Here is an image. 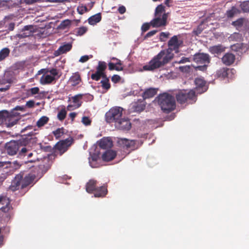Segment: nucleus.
I'll list each match as a JSON object with an SVG mask.
<instances>
[{
	"instance_id": "obj_8",
	"label": "nucleus",
	"mask_w": 249,
	"mask_h": 249,
	"mask_svg": "<svg viewBox=\"0 0 249 249\" xmlns=\"http://www.w3.org/2000/svg\"><path fill=\"white\" fill-rule=\"evenodd\" d=\"M167 18L168 13H164L162 16H155V18L150 21V24L154 28L165 26L167 24Z\"/></svg>"
},
{
	"instance_id": "obj_20",
	"label": "nucleus",
	"mask_w": 249,
	"mask_h": 249,
	"mask_svg": "<svg viewBox=\"0 0 249 249\" xmlns=\"http://www.w3.org/2000/svg\"><path fill=\"white\" fill-rule=\"evenodd\" d=\"M232 71L234 70L227 68H222L216 71V75L219 78H225L226 77H229L230 73H232Z\"/></svg>"
},
{
	"instance_id": "obj_37",
	"label": "nucleus",
	"mask_w": 249,
	"mask_h": 249,
	"mask_svg": "<svg viewBox=\"0 0 249 249\" xmlns=\"http://www.w3.org/2000/svg\"><path fill=\"white\" fill-rule=\"evenodd\" d=\"M165 13V7L162 4L159 5L155 9V16H162V14Z\"/></svg>"
},
{
	"instance_id": "obj_10",
	"label": "nucleus",
	"mask_w": 249,
	"mask_h": 249,
	"mask_svg": "<svg viewBox=\"0 0 249 249\" xmlns=\"http://www.w3.org/2000/svg\"><path fill=\"white\" fill-rule=\"evenodd\" d=\"M146 104L144 99H139L131 104L130 109L132 112H141L144 110Z\"/></svg>"
},
{
	"instance_id": "obj_36",
	"label": "nucleus",
	"mask_w": 249,
	"mask_h": 249,
	"mask_svg": "<svg viewBox=\"0 0 249 249\" xmlns=\"http://www.w3.org/2000/svg\"><path fill=\"white\" fill-rule=\"evenodd\" d=\"M65 133V129L63 127L57 128L53 132L56 139H59Z\"/></svg>"
},
{
	"instance_id": "obj_13",
	"label": "nucleus",
	"mask_w": 249,
	"mask_h": 249,
	"mask_svg": "<svg viewBox=\"0 0 249 249\" xmlns=\"http://www.w3.org/2000/svg\"><path fill=\"white\" fill-rule=\"evenodd\" d=\"M194 61L198 64H206L210 62L209 54L204 53H199L194 55Z\"/></svg>"
},
{
	"instance_id": "obj_49",
	"label": "nucleus",
	"mask_w": 249,
	"mask_h": 249,
	"mask_svg": "<svg viewBox=\"0 0 249 249\" xmlns=\"http://www.w3.org/2000/svg\"><path fill=\"white\" fill-rule=\"evenodd\" d=\"M47 72H49L51 74H52V76H54L55 77V76H58V70L56 69H52L50 70H48Z\"/></svg>"
},
{
	"instance_id": "obj_52",
	"label": "nucleus",
	"mask_w": 249,
	"mask_h": 249,
	"mask_svg": "<svg viewBox=\"0 0 249 249\" xmlns=\"http://www.w3.org/2000/svg\"><path fill=\"white\" fill-rule=\"evenodd\" d=\"M120 79H121L120 76L117 74L113 75L111 77V80L114 83H118V82H119Z\"/></svg>"
},
{
	"instance_id": "obj_44",
	"label": "nucleus",
	"mask_w": 249,
	"mask_h": 249,
	"mask_svg": "<svg viewBox=\"0 0 249 249\" xmlns=\"http://www.w3.org/2000/svg\"><path fill=\"white\" fill-rule=\"evenodd\" d=\"M82 122L85 125H89L91 124V121L88 117L84 116L82 119Z\"/></svg>"
},
{
	"instance_id": "obj_51",
	"label": "nucleus",
	"mask_w": 249,
	"mask_h": 249,
	"mask_svg": "<svg viewBox=\"0 0 249 249\" xmlns=\"http://www.w3.org/2000/svg\"><path fill=\"white\" fill-rule=\"evenodd\" d=\"M169 35H170V34L168 32H167V33L161 32L160 34V41H164V40H163V38H168Z\"/></svg>"
},
{
	"instance_id": "obj_26",
	"label": "nucleus",
	"mask_w": 249,
	"mask_h": 249,
	"mask_svg": "<svg viewBox=\"0 0 249 249\" xmlns=\"http://www.w3.org/2000/svg\"><path fill=\"white\" fill-rule=\"evenodd\" d=\"M102 16L100 13H97L88 19L89 23L90 25H95L101 20Z\"/></svg>"
},
{
	"instance_id": "obj_60",
	"label": "nucleus",
	"mask_w": 249,
	"mask_h": 249,
	"mask_svg": "<svg viewBox=\"0 0 249 249\" xmlns=\"http://www.w3.org/2000/svg\"><path fill=\"white\" fill-rule=\"evenodd\" d=\"M39 0H23L24 2L27 4H33Z\"/></svg>"
},
{
	"instance_id": "obj_17",
	"label": "nucleus",
	"mask_w": 249,
	"mask_h": 249,
	"mask_svg": "<svg viewBox=\"0 0 249 249\" xmlns=\"http://www.w3.org/2000/svg\"><path fill=\"white\" fill-rule=\"evenodd\" d=\"M119 143L124 148L134 150L135 147L136 142L134 140H129L126 139H121Z\"/></svg>"
},
{
	"instance_id": "obj_38",
	"label": "nucleus",
	"mask_w": 249,
	"mask_h": 249,
	"mask_svg": "<svg viewBox=\"0 0 249 249\" xmlns=\"http://www.w3.org/2000/svg\"><path fill=\"white\" fill-rule=\"evenodd\" d=\"M240 7L243 12L249 13V0L241 2Z\"/></svg>"
},
{
	"instance_id": "obj_1",
	"label": "nucleus",
	"mask_w": 249,
	"mask_h": 249,
	"mask_svg": "<svg viewBox=\"0 0 249 249\" xmlns=\"http://www.w3.org/2000/svg\"><path fill=\"white\" fill-rule=\"evenodd\" d=\"M35 178V175L28 174L23 177V173H20L17 174L12 180L11 184L8 187V190L14 192L20 190V195L23 196L28 191V187L33 183Z\"/></svg>"
},
{
	"instance_id": "obj_31",
	"label": "nucleus",
	"mask_w": 249,
	"mask_h": 249,
	"mask_svg": "<svg viewBox=\"0 0 249 249\" xmlns=\"http://www.w3.org/2000/svg\"><path fill=\"white\" fill-rule=\"evenodd\" d=\"M83 95L79 94L72 97V102L76 106V108L79 107L82 104V102L80 101L83 97Z\"/></svg>"
},
{
	"instance_id": "obj_48",
	"label": "nucleus",
	"mask_w": 249,
	"mask_h": 249,
	"mask_svg": "<svg viewBox=\"0 0 249 249\" xmlns=\"http://www.w3.org/2000/svg\"><path fill=\"white\" fill-rule=\"evenodd\" d=\"M29 151V149L25 147H22L19 151V154L20 156H25L26 155V153H28Z\"/></svg>"
},
{
	"instance_id": "obj_57",
	"label": "nucleus",
	"mask_w": 249,
	"mask_h": 249,
	"mask_svg": "<svg viewBox=\"0 0 249 249\" xmlns=\"http://www.w3.org/2000/svg\"><path fill=\"white\" fill-rule=\"evenodd\" d=\"M118 11L120 14H123L125 12L126 8L124 6L122 5L118 8Z\"/></svg>"
},
{
	"instance_id": "obj_63",
	"label": "nucleus",
	"mask_w": 249,
	"mask_h": 249,
	"mask_svg": "<svg viewBox=\"0 0 249 249\" xmlns=\"http://www.w3.org/2000/svg\"><path fill=\"white\" fill-rule=\"evenodd\" d=\"M15 110H20V111H25V107L24 106H17L14 108Z\"/></svg>"
},
{
	"instance_id": "obj_32",
	"label": "nucleus",
	"mask_w": 249,
	"mask_h": 249,
	"mask_svg": "<svg viewBox=\"0 0 249 249\" xmlns=\"http://www.w3.org/2000/svg\"><path fill=\"white\" fill-rule=\"evenodd\" d=\"M106 73H100L98 71H96V72L94 73H92L91 75V78L95 81H99L101 78L102 79L104 77H106Z\"/></svg>"
},
{
	"instance_id": "obj_56",
	"label": "nucleus",
	"mask_w": 249,
	"mask_h": 249,
	"mask_svg": "<svg viewBox=\"0 0 249 249\" xmlns=\"http://www.w3.org/2000/svg\"><path fill=\"white\" fill-rule=\"evenodd\" d=\"M15 26V24L14 22H11L8 24V25L7 26V30L9 31H11L14 30Z\"/></svg>"
},
{
	"instance_id": "obj_34",
	"label": "nucleus",
	"mask_w": 249,
	"mask_h": 249,
	"mask_svg": "<svg viewBox=\"0 0 249 249\" xmlns=\"http://www.w3.org/2000/svg\"><path fill=\"white\" fill-rule=\"evenodd\" d=\"M107 68V64L104 61H99L97 67H96V71L100 73H105V71Z\"/></svg>"
},
{
	"instance_id": "obj_2",
	"label": "nucleus",
	"mask_w": 249,
	"mask_h": 249,
	"mask_svg": "<svg viewBox=\"0 0 249 249\" xmlns=\"http://www.w3.org/2000/svg\"><path fill=\"white\" fill-rule=\"evenodd\" d=\"M173 54L168 50H162L143 67L144 71H152L168 63L172 58Z\"/></svg>"
},
{
	"instance_id": "obj_23",
	"label": "nucleus",
	"mask_w": 249,
	"mask_h": 249,
	"mask_svg": "<svg viewBox=\"0 0 249 249\" xmlns=\"http://www.w3.org/2000/svg\"><path fill=\"white\" fill-rule=\"evenodd\" d=\"M99 146L102 149H107L110 148L112 146V141L108 138H103L99 142Z\"/></svg>"
},
{
	"instance_id": "obj_25",
	"label": "nucleus",
	"mask_w": 249,
	"mask_h": 249,
	"mask_svg": "<svg viewBox=\"0 0 249 249\" xmlns=\"http://www.w3.org/2000/svg\"><path fill=\"white\" fill-rule=\"evenodd\" d=\"M97 181L94 179H90L86 184V191L89 193H93L97 186Z\"/></svg>"
},
{
	"instance_id": "obj_9",
	"label": "nucleus",
	"mask_w": 249,
	"mask_h": 249,
	"mask_svg": "<svg viewBox=\"0 0 249 249\" xmlns=\"http://www.w3.org/2000/svg\"><path fill=\"white\" fill-rule=\"evenodd\" d=\"M18 115L19 113L14 114L13 112L10 113L8 111L7 116H4V120L6 126L10 127L16 124L19 120Z\"/></svg>"
},
{
	"instance_id": "obj_5",
	"label": "nucleus",
	"mask_w": 249,
	"mask_h": 249,
	"mask_svg": "<svg viewBox=\"0 0 249 249\" xmlns=\"http://www.w3.org/2000/svg\"><path fill=\"white\" fill-rule=\"evenodd\" d=\"M124 109L120 107H111L105 114L106 121L108 123H114L123 117Z\"/></svg>"
},
{
	"instance_id": "obj_42",
	"label": "nucleus",
	"mask_w": 249,
	"mask_h": 249,
	"mask_svg": "<svg viewBox=\"0 0 249 249\" xmlns=\"http://www.w3.org/2000/svg\"><path fill=\"white\" fill-rule=\"evenodd\" d=\"M101 160H97V161H89V164L92 168H98L101 164L100 162Z\"/></svg>"
},
{
	"instance_id": "obj_53",
	"label": "nucleus",
	"mask_w": 249,
	"mask_h": 249,
	"mask_svg": "<svg viewBox=\"0 0 249 249\" xmlns=\"http://www.w3.org/2000/svg\"><path fill=\"white\" fill-rule=\"evenodd\" d=\"M157 32H158L157 30L151 31L146 34V35L144 36V38H147L150 37L154 36V35H155Z\"/></svg>"
},
{
	"instance_id": "obj_58",
	"label": "nucleus",
	"mask_w": 249,
	"mask_h": 249,
	"mask_svg": "<svg viewBox=\"0 0 249 249\" xmlns=\"http://www.w3.org/2000/svg\"><path fill=\"white\" fill-rule=\"evenodd\" d=\"M89 59V57L88 55H84L81 57L80 58L79 61L82 63H84L87 61Z\"/></svg>"
},
{
	"instance_id": "obj_27",
	"label": "nucleus",
	"mask_w": 249,
	"mask_h": 249,
	"mask_svg": "<svg viewBox=\"0 0 249 249\" xmlns=\"http://www.w3.org/2000/svg\"><path fill=\"white\" fill-rule=\"evenodd\" d=\"M240 13L241 11L238 8L235 6H232L230 10L227 11L226 16L229 18H232Z\"/></svg>"
},
{
	"instance_id": "obj_30",
	"label": "nucleus",
	"mask_w": 249,
	"mask_h": 249,
	"mask_svg": "<svg viewBox=\"0 0 249 249\" xmlns=\"http://www.w3.org/2000/svg\"><path fill=\"white\" fill-rule=\"evenodd\" d=\"M10 53V50L7 47L4 48L0 51V61L4 60L7 57Z\"/></svg>"
},
{
	"instance_id": "obj_28",
	"label": "nucleus",
	"mask_w": 249,
	"mask_h": 249,
	"mask_svg": "<svg viewBox=\"0 0 249 249\" xmlns=\"http://www.w3.org/2000/svg\"><path fill=\"white\" fill-rule=\"evenodd\" d=\"M101 83L102 89H105L106 91H107L110 89L111 85L109 83V78L107 77V75L106 77L103 78L101 81Z\"/></svg>"
},
{
	"instance_id": "obj_4",
	"label": "nucleus",
	"mask_w": 249,
	"mask_h": 249,
	"mask_svg": "<svg viewBox=\"0 0 249 249\" xmlns=\"http://www.w3.org/2000/svg\"><path fill=\"white\" fill-rule=\"evenodd\" d=\"M177 102L179 104H193L196 102V92L193 89H181L175 94Z\"/></svg>"
},
{
	"instance_id": "obj_21",
	"label": "nucleus",
	"mask_w": 249,
	"mask_h": 249,
	"mask_svg": "<svg viewBox=\"0 0 249 249\" xmlns=\"http://www.w3.org/2000/svg\"><path fill=\"white\" fill-rule=\"evenodd\" d=\"M157 93V90L155 88H148L145 90L143 92L142 96V99L145 101L146 99H149L153 97Z\"/></svg>"
},
{
	"instance_id": "obj_50",
	"label": "nucleus",
	"mask_w": 249,
	"mask_h": 249,
	"mask_svg": "<svg viewBox=\"0 0 249 249\" xmlns=\"http://www.w3.org/2000/svg\"><path fill=\"white\" fill-rule=\"evenodd\" d=\"M207 65L206 64H203L202 66H198L196 67L195 69L196 71H205L207 70Z\"/></svg>"
},
{
	"instance_id": "obj_46",
	"label": "nucleus",
	"mask_w": 249,
	"mask_h": 249,
	"mask_svg": "<svg viewBox=\"0 0 249 249\" xmlns=\"http://www.w3.org/2000/svg\"><path fill=\"white\" fill-rule=\"evenodd\" d=\"M243 24V19L242 18H239L236 21L232 22V25L235 26H241Z\"/></svg>"
},
{
	"instance_id": "obj_55",
	"label": "nucleus",
	"mask_w": 249,
	"mask_h": 249,
	"mask_svg": "<svg viewBox=\"0 0 249 249\" xmlns=\"http://www.w3.org/2000/svg\"><path fill=\"white\" fill-rule=\"evenodd\" d=\"M35 106V102L33 100H30L26 102V106L29 108H32Z\"/></svg>"
},
{
	"instance_id": "obj_64",
	"label": "nucleus",
	"mask_w": 249,
	"mask_h": 249,
	"mask_svg": "<svg viewBox=\"0 0 249 249\" xmlns=\"http://www.w3.org/2000/svg\"><path fill=\"white\" fill-rule=\"evenodd\" d=\"M193 32L195 35H196V36H198L202 32V30L201 29L198 28L196 30H194Z\"/></svg>"
},
{
	"instance_id": "obj_11",
	"label": "nucleus",
	"mask_w": 249,
	"mask_h": 249,
	"mask_svg": "<svg viewBox=\"0 0 249 249\" xmlns=\"http://www.w3.org/2000/svg\"><path fill=\"white\" fill-rule=\"evenodd\" d=\"M115 127L122 130H129L131 127V124L129 120L125 118L122 117L114 124Z\"/></svg>"
},
{
	"instance_id": "obj_43",
	"label": "nucleus",
	"mask_w": 249,
	"mask_h": 249,
	"mask_svg": "<svg viewBox=\"0 0 249 249\" xmlns=\"http://www.w3.org/2000/svg\"><path fill=\"white\" fill-rule=\"evenodd\" d=\"M8 111L7 110H2L0 111V124L4 123V116H7Z\"/></svg>"
},
{
	"instance_id": "obj_22",
	"label": "nucleus",
	"mask_w": 249,
	"mask_h": 249,
	"mask_svg": "<svg viewBox=\"0 0 249 249\" xmlns=\"http://www.w3.org/2000/svg\"><path fill=\"white\" fill-rule=\"evenodd\" d=\"M116 156L115 151L109 150L106 151L102 155V159L106 161H109L113 160Z\"/></svg>"
},
{
	"instance_id": "obj_7",
	"label": "nucleus",
	"mask_w": 249,
	"mask_h": 249,
	"mask_svg": "<svg viewBox=\"0 0 249 249\" xmlns=\"http://www.w3.org/2000/svg\"><path fill=\"white\" fill-rule=\"evenodd\" d=\"M73 142V138L69 137L58 142L54 145V148L59 151L60 155L61 156L68 150Z\"/></svg>"
},
{
	"instance_id": "obj_54",
	"label": "nucleus",
	"mask_w": 249,
	"mask_h": 249,
	"mask_svg": "<svg viewBox=\"0 0 249 249\" xmlns=\"http://www.w3.org/2000/svg\"><path fill=\"white\" fill-rule=\"evenodd\" d=\"M179 69L182 72H188L190 71V67L189 66L180 67Z\"/></svg>"
},
{
	"instance_id": "obj_3",
	"label": "nucleus",
	"mask_w": 249,
	"mask_h": 249,
	"mask_svg": "<svg viewBox=\"0 0 249 249\" xmlns=\"http://www.w3.org/2000/svg\"><path fill=\"white\" fill-rule=\"evenodd\" d=\"M158 103L162 111L168 113L176 108V101L174 96L167 92H164L158 95Z\"/></svg>"
},
{
	"instance_id": "obj_24",
	"label": "nucleus",
	"mask_w": 249,
	"mask_h": 249,
	"mask_svg": "<svg viewBox=\"0 0 249 249\" xmlns=\"http://www.w3.org/2000/svg\"><path fill=\"white\" fill-rule=\"evenodd\" d=\"M81 82V78L78 72L73 73L70 78V82L71 83L72 86L78 85Z\"/></svg>"
},
{
	"instance_id": "obj_59",
	"label": "nucleus",
	"mask_w": 249,
	"mask_h": 249,
	"mask_svg": "<svg viewBox=\"0 0 249 249\" xmlns=\"http://www.w3.org/2000/svg\"><path fill=\"white\" fill-rule=\"evenodd\" d=\"M97 160H101L99 157L96 155H92L90 158L89 159V161H97Z\"/></svg>"
},
{
	"instance_id": "obj_6",
	"label": "nucleus",
	"mask_w": 249,
	"mask_h": 249,
	"mask_svg": "<svg viewBox=\"0 0 249 249\" xmlns=\"http://www.w3.org/2000/svg\"><path fill=\"white\" fill-rule=\"evenodd\" d=\"M27 139L26 137L18 141H13L7 143L5 145L7 153L11 156L16 155L22 145H26L28 143L29 140Z\"/></svg>"
},
{
	"instance_id": "obj_40",
	"label": "nucleus",
	"mask_w": 249,
	"mask_h": 249,
	"mask_svg": "<svg viewBox=\"0 0 249 249\" xmlns=\"http://www.w3.org/2000/svg\"><path fill=\"white\" fill-rule=\"evenodd\" d=\"M67 111L65 109H62L57 114V118L60 121H63L66 118Z\"/></svg>"
},
{
	"instance_id": "obj_39",
	"label": "nucleus",
	"mask_w": 249,
	"mask_h": 249,
	"mask_svg": "<svg viewBox=\"0 0 249 249\" xmlns=\"http://www.w3.org/2000/svg\"><path fill=\"white\" fill-rule=\"evenodd\" d=\"M88 31L86 27L82 26L78 28L75 30V35L76 36H81L85 34Z\"/></svg>"
},
{
	"instance_id": "obj_61",
	"label": "nucleus",
	"mask_w": 249,
	"mask_h": 249,
	"mask_svg": "<svg viewBox=\"0 0 249 249\" xmlns=\"http://www.w3.org/2000/svg\"><path fill=\"white\" fill-rule=\"evenodd\" d=\"M190 60L189 58L183 57L181 58L179 62V63H184L186 62H189Z\"/></svg>"
},
{
	"instance_id": "obj_12",
	"label": "nucleus",
	"mask_w": 249,
	"mask_h": 249,
	"mask_svg": "<svg viewBox=\"0 0 249 249\" xmlns=\"http://www.w3.org/2000/svg\"><path fill=\"white\" fill-rule=\"evenodd\" d=\"M183 41L181 40H178L177 36H174L168 42L169 49L171 51H178Z\"/></svg>"
},
{
	"instance_id": "obj_47",
	"label": "nucleus",
	"mask_w": 249,
	"mask_h": 249,
	"mask_svg": "<svg viewBox=\"0 0 249 249\" xmlns=\"http://www.w3.org/2000/svg\"><path fill=\"white\" fill-rule=\"evenodd\" d=\"M150 26H151L150 22L143 23L142 26V32H145L147 31L150 28Z\"/></svg>"
},
{
	"instance_id": "obj_62",
	"label": "nucleus",
	"mask_w": 249,
	"mask_h": 249,
	"mask_svg": "<svg viewBox=\"0 0 249 249\" xmlns=\"http://www.w3.org/2000/svg\"><path fill=\"white\" fill-rule=\"evenodd\" d=\"M112 60L115 61V62L114 63H116L117 65H120V66H122V63L120 60L117 59L116 57H112L111 58Z\"/></svg>"
},
{
	"instance_id": "obj_35",
	"label": "nucleus",
	"mask_w": 249,
	"mask_h": 249,
	"mask_svg": "<svg viewBox=\"0 0 249 249\" xmlns=\"http://www.w3.org/2000/svg\"><path fill=\"white\" fill-rule=\"evenodd\" d=\"M108 69L110 71H112L115 70L117 71H121L123 70V67L122 66H120V65H117L116 63L112 62H109L108 64Z\"/></svg>"
},
{
	"instance_id": "obj_29",
	"label": "nucleus",
	"mask_w": 249,
	"mask_h": 249,
	"mask_svg": "<svg viewBox=\"0 0 249 249\" xmlns=\"http://www.w3.org/2000/svg\"><path fill=\"white\" fill-rule=\"evenodd\" d=\"M224 51L225 48L221 45L213 46L210 48V51L213 53L219 54Z\"/></svg>"
},
{
	"instance_id": "obj_41",
	"label": "nucleus",
	"mask_w": 249,
	"mask_h": 249,
	"mask_svg": "<svg viewBox=\"0 0 249 249\" xmlns=\"http://www.w3.org/2000/svg\"><path fill=\"white\" fill-rule=\"evenodd\" d=\"M39 91V89L38 87H34L28 90V94L29 96L38 94Z\"/></svg>"
},
{
	"instance_id": "obj_18",
	"label": "nucleus",
	"mask_w": 249,
	"mask_h": 249,
	"mask_svg": "<svg viewBox=\"0 0 249 249\" xmlns=\"http://www.w3.org/2000/svg\"><path fill=\"white\" fill-rule=\"evenodd\" d=\"M72 48V45L71 43H68L64 44L59 47L57 50L54 52V54L55 56H58L62 54L66 53L70 51Z\"/></svg>"
},
{
	"instance_id": "obj_14",
	"label": "nucleus",
	"mask_w": 249,
	"mask_h": 249,
	"mask_svg": "<svg viewBox=\"0 0 249 249\" xmlns=\"http://www.w3.org/2000/svg\"><path fill=\"white\" fill-rule=\"evenodd\" d=\"M196 89L197 91L199 93H202L206 91L207 89L206 81L201 78H196L195 80Z\"/></svg>"
},
{
	"instance_id": "obj_15",
	"label": "nucleus",
	"mask_w": 249,
	"mask_h": 249,
	"mask_svg": "<svg viewBox=\"0 0 249 249\" xmlns=\"http://www.w3.org/2000/svg\"><path fill=\"white\" fill-rule=\"evenodd\" d=\"M60 76V75L56 77L46 73L44 74L40 79V82L42 85L50 84L55 82Z\"/></svg>"
},
{
	"instance_id": "obj_45",
	"label": "nucleus",
	"mask_w": 249,
	"mask_h": 249,
	"mask_svg": "<svg viewBox=\"0 0 249 249\" xmlns=\"http://www.w3.org/2000/svg\"><path fill=\"white\" fill-rule=\"evenodd\" d=\"M71 21L69 19L63 21L60 24L61 28L64 29L71 25Z\"/></svg>"
},
{
	"instance_id": "obj_33",
	"label": "nucleus",
	"mask_w": 249,
	"mask_h": 249,
	"mask_svg": "<svg viewBox=\"0 0 249 249\" xmlns=\"http://www.w3.org/2000/svg\"><path fill=\"white\" fill-rule=\"evenodd\" d=\"M49 118L45 116H42L37 122L36 125L38 127H42L47 124Z\"/></svg>"
},
{
	"instance_id": "obj_19",
	"label": "nucleus",
	"mask_w": 249,
	"mask_h": 249,
	"mask_svg": "<svg viewBox=\"0 0 249 249\" xmlns=\"http://www.w3.org/2000/svg\"><path fill=\"white\" fill-rule=\"evenodd\" d=\"M235 55L231 53H226L222 58V62L227 66L231 65L235 61Z\"/></svg>"
},
{
	"instance_id": "obj_16",
	"label": "nucleus",
	"mask_w": 249,
	"mask_h": 249,
	"mask_svg": "<svg viewBox=\"0 0 249 249\" xmlns=\"http://www.w3.org/2000/svg\"><path fill=\"white\" fill-rule=\"evenodd\" d=\"M107 186L104 185L99 187H96L93 194L96 197H104L107 194Z\"/></svg>"
}]
</instances>
